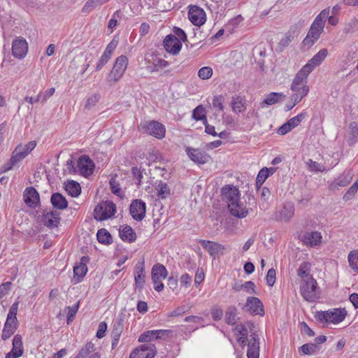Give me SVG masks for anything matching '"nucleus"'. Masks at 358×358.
<instances>
[{
    "label": "nucleus",
    "mask_w": 358,
    "mask_h": 358,
    "mask_svg": "<svg viewBox=\"0 0 358 358\" xmlns=\"http://www.w3.org/2000/svg\"><path fill=\"white\" fill-rule=\"evenodd\" d=\"M347 315L345 308H333L327 311H317L315 318L320 323L338 324L343 321Z\"/></svg>",
    "instance_id": "1"
},
{
    "label": "nucleus",
    "mask_w": 358,
    "mask_h": 358,
    "mask_svg": "<svg viewBox=\"0 0 358 358\" xmlns=\"http://www.w3.org/2000/svg\"><path fill=\"white\" fill-rule=\"evenodd\" d=\"M300 293L304 300L308 302H315L319 299V287L313 277H308L301 281Z\"/></svg>",
    "instance_id": "2"
},
{
    "label": "nucleus",
    "mask_w": 358,
    "mask_h": 358,
    "mask_svg": "<svg viewBox=\"0 0 358 358\" xmlns=\"http://www.w3.org/2000/svg\"><path fill=\"white\" fill-rule=\"evenodd\" d=\"M116 213V205L111 201L99 203L94 210V219L103 221L110 218Z\"/></svg>",
    "instance_id": "3"
},
{
    "label": "nucleus",
    "mask_w": 358,
    "mask_h": 358,
    "mask_svg": "<svg viewBox=\"0 0 358 358\" xmlns=\"http://www.w3.org/2000/svg\"><path fill=\"white\" fill-rule=\"evenodd\" d=\"M138 129L143 134H149L159 139L164 136L166 132L164 126L154 120L141 122Z\"/></svg>",
    "instance_id": "4"
},
{
    "label": "nucleus",
    "mask_w": 358,
    "mask_h": 358,
    "mask_svg": "<svg viewBox=\"0 0 358 358\" xmlns=\"http://www.w3.org/2000/svg\"><path fill=\"white\" fill-rule=\"evenodd\" d=\"M157 349L152 343H144L136 348L130 354L129 358H153Z\"/></svg>",
    "instance_id": "5"
},
{
    "label": "nucleus",
    "mask_w": 358,
    "mask_h": 358,
    "mask_svg": "<svg viewBox=\"0 0 358 358\" xmlns=\"http://www.w3.org/2000/svg\"><path fill=\"white\" fill-rule=\"evenodd\" d=\"M188 8V18L189 21L197 27L203 25L206 21V14L204 10L194 5H190Z\"/></svg>",
    "instance_id": "6"
},
{
    "label": "nucleus",
    "mask_w": 358,
    "mask_h": 358,
    "mask_svg": "<svg viewBox=\"0 0 358 358\" xmlns=\"http://www.w3.org/2000/svg\"><path fill=\"white\" fill-rule=\"evenodd\" d=\"M128 65V58L125 55L118 57L110 71V78L115 82L118 81L125 72Z\"/></svg>",
    "instance_id": "7"
},
{
    "label": "nucleus",
    "mask_w": 358,
    "mask_h": 358,
    "mask_svg": "<svg viewBox=\"0 0 358 358\" xmlns=\"http://www.w3.org/2000/svg\"><path fill=\"white\" fill-rule=\"evenodd\" d=\"M77 168L82 176L87 177L93 173L94 164L88 156L82 155L77 162Z\"/></svg>",
    "instance_id": "8"
},
{
    "label": "nucleus",
    "mask_w": 358,
    "mask_h": 358,
    "mask_svg": "<svg viewBox=\"0 0 358 358\" xmlns=\"http://www.w3.org/2000/svg\"><path fill=\"white\" fill-rule=\"evenodd\" d=\"M130 214L137 221L142 220L145 215L146 204L141 199L134 200L129 207Z\"/></svg>",
    "instance_id": "9"
},
{
    "label": "nucleus",
    "mask_w": 358,
    "mask_h": 358,
    "mask_svg": "<svg viewBox=\"0 0 358 358\" xmlns=\"http://www.w3.org/2000/svg\"><path fill=\"white\" fill-rule=\"evenodd\" d=\"M244 308L252 315H264V309L262 302L257 297L249 296L247 299Z\"/></svg>",
    "instance_id": "10"
},
{
    "label": "nucleus",
    "mask_w": 358,
    "mask_h": 358,
    "mask_svg": "<svg viewBox=\"0 0 358 358\" xmlns=\"http://www.w3.org/2000/svg\"><path fill=\"white\" fill-rule=\"evenodd\" d=\"M329 14V8H325L322 10L317 16L315 18L313 22L312 23L310 29L317 31V34H322L324 31V28L325 26L326 20Z\"/></svg>",
    "instance_id": "11"
},
{
    "label": "nucleus",
    "mask_w": 358,
    "mask_h": 358,
    "mask_svg": "<svg viewBox=\"0 0 358 358\" xmlns=\"http://www.w3.org/2000/svg\"><path fill=\"white\" fill-rule=\"evenodd\" d=\"M186 152L192 161L199 164L208 163L210 159V157L207 153L199 149L187 147Z\"/></svg>",
    "instance_id": "12"
},
{
    "label": "nucleus",
    "mask_w": 358,
    "mask_h": 358,
    "mask_svg": "<svg viewBox=\"0 0 358 358\" xmlns=\"http://www.w3.org/2000/svg\"><path fill=\"white\" fill-rule=\"evenodd\" d=\"M28 50V45L25 39L17 38L13 41L12 53L13 55L18 59L24 58Z\"/></svg>",
    "instance_id": "13"
},
{
    "label": "nucleus",
    "mask_w": 358,
    "mask_h": 358,
    "mask_svg": "<svg viewBox=\"0 0 358 358\" xmlns=\"http://www.w3.org/2000/svg\"><path fill=\"white\" fill-rule=\"evenodd\" d=\"M199 243L208 251L210 256L215 259L220 253H222L224 247L217 242L200 239Z\"/></svg>",
    "instance_id": "14"
},
{
    "label": "nucleus",
    "mask_w": 358,
    "mask_h": 358,
    "mask_svg": "<svg viewBox=\"0 0 358 358\" xmlns=\"http://www.w3.org/2000/svg\"><path fill=\"white\" fill-rule=\"evenodd\" d=\"M24 352L22 338L20 334H16L13 339L11 350L6 355V358H18Z\"/></svg>",
    "instance_id": "15"
},
{
    "label": "nucleus",
    "mask_w": 358,
    "mask_h": 358,
    "mask_svg": "<svg viewBox=\"0 0 358 358\" xmlns=\"http://www.w3.org/2000/svg\"><path fill=\"white\" fill-rule=\"evenodd\" d=\"M24 201L31 208H35L39 203V194L33 187H27L24 192Z\"/></svg>",
    "instance_id": "16"
},
{
    "label": "nucleus",
    "mask_w": 358,
    "mask_h": 358,
    "mask_svg": "<svg viewBox=\"0 0 358 358\" xmlns=\"http://www.w3.org/2000/svg\"><path fill=\"white\" fill-rule=\"evenodd\" d=\"M322 236L319 231H306L302 237L303 243L310 247L320 245L322 243Z\"/></svg>",
    "instance_id": "17"
},
{
    "label": "nucleus",
    "mask_w": 358,
    "mask_h": 358,
    "mask_svg": "<svg viewBox=\"0 0 358 358\" xmlns=\"http://www.w3.org/2000/svg\"><path fill=\"white\" fill-rule=\"evenodd\" d=\"M164 48L166 52L176 55L179 52V39L173 34L167 35L163 41Z\"/></svg>",
    "instance_id": "18"
},
{
    "label": "nucleus",
    "mask_w": 358,
    "mask_h": 358,
    "mask_svg": "<svg viewBox=\"0 0 358 358\" xmlns=\"http://www.w3.org/2000/svg\"><path fill=\"white\" fill-rule=\"evenodd\" d=\"M124 330V324L122 319H117L113 325V329L111 332L112 349H115L120 341V336Z\"/></svg>",
    "instance_id": "19"
},
{
    "label": "nucleus",
    "mask_w": 358,
    "mask_h": 358,
    "mask_svg": "<svg viewBox=\"0 0 358 358\" xmlns=\"http://www.w3.org/2000/svg\"><path fill=\"white\" fill-rule=\"evenodd\" d=\"M228 208L232 215L238 218H244L248 213V209L245 206L241 203L240 199L236 201V202L229 203Z\"/></svg>",
    "instance_id": "20"
},
{
    "label": "nucleus",
    "mask_w": 358,
    "mask_h": 358,
    "mask_svg": "<svg viewBox=\"0 0 358 358\" xmlns=\"http://www.w3.org/2000/svg\"><path fill=\"white\" fill-rule=\"evenodd\" d=\"M144 262H138L135 266L134 280L135 285L139 290L142 289L145 284Z\"/></svg>",
    "instance_id": "21"
},
{
    "label": "nucleus",
    "mask_w": 358,
    "mask_h": 358,
    "mask_svg": "<svg viewBox=\"0 0 358 358\" xmlns=\"http://www.w3.org/2000/svg\"><path fill=\"white\" fill-rule=\"evenodd\" d=\"M120 236L123 241L133 243L136 240V234L134 230L129 225H124L120 229Z\"/></svg>",
    "instance_id": "22"
},
{
    "label": "nucleus",
    "mask_w": 358,
    "mask_h": 358,
    "mask_svg": "<svg viewBox=\"0 0 358 358\" xmlns=\"http://www.w3.org/2000/svg\"><path fill=\"white\" fill-rule=\"evenodd\" d=\"M248 358H259V345L258 338L255 335L252 336L249 343H248Z\"/></svg>",
    "instance_id": "23"
},
{
    "label": "nucleus",
    "mask_w": 358,
    "mask_h": 358,
    "mask_svg": "<svg viewBox=\"0 0 358 358\" xmlns=\"http://www.w3.org/2000/svg\"><path fill=\"white\" fill-rule=\"evenodd\" d=\"M59 222V213L57 211H52L44 215V224L48 228L57 227Z\"/></svg>",
    "instance_id": "24"
},
{
    "label": "nucleus",
    "mask_w": 358,
    "mask_h": 358,
    "mask_svg": "<svg viewBox=\"0 0 358 358\" xmlns=\"http://www.w3.org/2000/svg\"><path fill=\"white\" fill-rule=\"evenodd\" d=\"M50 201L54 208L57 209L64 210L68 206L66 198L58 192L52 194Z\"/></svg>",
    "instance_id": "25"
},
{
    "label": "nucleus",
    "mask_w": 358,
    "mask_h": 358,
    "mask_svg": "<svg viewBox=\"0 0 358 358\" xmlns=\"http://www.w3.org/2000/svg\"><path fill=\"white\" fill-rule=\"evenodd\" d=\"M328 50L326 48L321 49L317 54H315L307 63L312 69L318 66L327 57Z\"/></svg>",
    "instance_id": "26"
},
{
    "label": "nucleus",
    "mask_w": 358,
    "mask_h": 358,
    "mask_svg": "<svg viewBox=\"0 0 358 358\" xmlns=\"http://www.w3.org/2000/svg\"><path fill=\"white\" fill-rule=\"evenodd\" d=\"M222 193L227 197L228 203L236 202V201L240 199L239 190L236 187H224L222 189Z\"/></svg>",
    "instance_id": "27"
},
{
    "label": "nucleus",
    "mask_w": 358,
    "mask_h": 358,
    "mask_svg": "<svg viewBox=\"0 0 358 358\" xmlns=\"http://www.w3.org/2000/svg\"><path fill=\"white\" fill-rule=\"evenodd\" d=\"M167 275V271L162 264H155L152 268V280L165 279Z\"/></svg>",
    "instance_id": "28"
},
{
    "label": "nucleus",
    "mask_w": 358,
    "mask_h": 358,
    "mask_svg": "<svg viewBox=\"0 0 358 358\" xmlns=\"http://www.w3.org/2000/svg\"><path fill=\"white\" fill-rule=\"evenodd\" d=\"M231 107L233 112L240 113L245 111L246 109L245 99L241 96H236L232 97Z\"/></svg>",
    "instance_id": "29"
},
{
    "label": "nucleus",
    "mask_w": 358,
    "mask_h": 358,
    "mask_svg": "<svg viewBox=\"0 0 358 358\" xmlns=\"http://www.w3.org/2000/svg\"><path fill=\"white\" fill-rule=\"evenodd\" d=\"M291 90L294 92L291 96V101L299 103L303 97L307 96L309 87L308 85L299 86L297 89Z\"/></svg>",
    "instance_id": "30"
},
{
    "label": "nucleus",
    "mask_w": 358,
    "mask_h": 358,
    "mask_svg": "<svg viewBox=\"0 0 358 358\" xmlns=\"http://www.w3.org/2000/svg\"><path fill=\"white\" fill-rule=\"evenodd\" d=\"M234 332L235 334L239 336V337L237 338V341L241 345H245L248 341V331L247 328L242 324H237L234 329Z\"/></svg>",
    "instance_id": "31"
},
{
    "label": "nucleus",
    "mask_w": 358,
    "mask_h": 358,
    "mask_svg": "<svg viewBox=\"0 0 358 358\" xmlns=\"http://www.w3.org/2000/svg\"><path fill=\"white\" fill-rule=\"evenodd\" d=\"M320 34H317V31H314L309 29L306 38L303 41V46L308 49L311 48L320 38Z\"/></svg>",
    "instance_id": "32"
},
{
    "label": "nucleus",
    "mask_w": 358,
    "mask_h": 358,
    "mask_svg": "<svg viewBox=\"0 0 358 358\" xmlns=\"http://www.w3.org/2000/svg\"><path fill=\"white\" fill-rule=\"evenodd\" d=\"M294 207L292 203H286L280 213L281 220L288 222L294 215Z\"/></svg>",
    "instance_id": "33"
},
{
    "label": "nucleus",
    "mask_w": 358,
    "mask_h": 358,
    "mask_svg": "<svg viewBox=\"0 0 358 358\" xmlns=\"http://www.w3.org/2000/svg\"><path fill=\"white\" fill-rule=\"evenodd\" d=\"M285 97L286 96L283 93L271 92L266 96L263 103L268 106H271L282 101Z\"/></svg>",
    "instance_id": "34"
},
{
    "label": "nucleus",
    "mask_w": 358,
    "mask_h": 358,
    "mask_svg": "<svg viewBox=\"0 0 358 358\" xmlns=\"http://www.w3.org/2000/svg\"><path fill=\"white\" fill-rule=\"evenodd\" d=\"M65 189L73 197L78 196L81 192V187L78 182L71 180L67 182Z\"/></svg>",
    "instance_id": "35"
},
{
    "label": "nucleus",
    "mask_w": 358,
    "mask_h": 358,
    "mask_svg": "<svg viewBox=\"0 0 358 358\" xmlns=\"http://www.w3.org/2000/svg\"><path fill=\"white\" fill-rule=\"evenodd\" d=\"M352 173L350 171L344 172L335 181L334 185L335 187H345L351 181L352 178Z\"/></svg>",
    "instance_id": "36"
},
{
    "label": "nucleus",
    "mask_w": 358,
    "mask_h": 358,
    "mask_svg": "<svg viewBox=\"0 0 358 358\" xmlns=\"http://www.w3.org/2000/svg\"><path fill=\"white\" fill-rule=\"evenodd\" d=\"M95 345L94 344L90 341L86 343L85 346H83L78 353V355L74 358H86L91 355L90 353L94 352Z\"/></svg>",
    "instance_id": "37"
},
{
    "label": "nucleus",
    "mask_w": 358,
    "mask_h": 358,
    "mask_svg": "<svg viewBox=\"0 0 358 358\" xmlns=\"http://www.w3.org/2000/svg\"><path fill=\"white\" fill-rule=\"evenodd\" d=\"M20 148H15L13 152L11 157L9 160V162L7 164V167L6 168V171L10 170L13 166L17 164L19 162L22 160L24 158V155H21L20 152Z\"/></svg>",
    "instance_id": "38"
},
{
    "label": "nucleus",
    "mask_w": 358,
    "mask_h": 358,
    "mask_svg": "<svg viewBox=\"0 0 358 358\" xmlns=\"http://www.w3.org/2000/svg\"><path fill=\"white\" fill-rule=\"evenodd\" d=\"M157 330H149L141 334L138 337V342L144 343H151L150 341L157 340Z\"/></svg>",
    "instance_id": "39"
},
{
    "label": "nucleus",
    "mask_w": 358,
    "mask_h": 358,
    "mask_svg": "<svg viewBox=\"0 0 358 358\" xmlns=\"http://www.w3.org/2000/svg\"><path fill=\"white\" fill-rule=\"evenodd\" d=\"M157 194L161 199H166L171 195V190L166 182L160 181L156 186Z\"/></svg>",
    "instance_id": "40"
},
{
    "label": "nucleus",
    "mask_w": 358,
    "mask_h": 358,
    "mask_svg": "<svg viewBox=\"0 0 358 358\" xmlns=\"http://www.w3.org/2000/svg\"><path fill=\"white\" fill-rule=\"evenodd\" d=\"M97 241L100 243L110 244L113 241L110 234L106 229H101L96 234Z\"/></svg>",
    "instance_id": "41"
},
{
    "label": "nucleus",
    "mask_w": 358,
    "mask_h": 358,
    "mask_svg": "<svg viewBox=\"0 0 358 358\" xmlns=\"http://www.w3.org/2000/svg\"><path fill=\"white\" fill-rule=\"evenodd\" d=\"M320 350V346L313 343H306L299 348L304 355H311L316 354Z\"/></svg>",
    "instance_id": "42"
},
{
    "label": "nucleus",
    "mask_w": 358,
    "mask_h": 358,
    "mask_svg": "<svg viewBox=\"0 0 358 358\" xmlns=\"http://www.w3.org/2000/svg\"><path fill=\"white\" fill-rule=\"evenodd\" d=\"M237 308L234 306H230L227 308L225 313V320L228 324L233 325L236 322Z\"/></svg>",
    "instance_id": "43"
},
{
    "label": "nucleus",
    "mask_w": 358,
    "mask_h": 358,
    "mask_svg": "<svg viewBox=\"0 0 358 358\" xmlns=\"http://www.w3.org/2000/svg\"><path fill=\"white\" fill-rule=\"evenodd\" d=\"M192 117L196 120H201L203 122L207 121L205 108L199 105L193 110Z\"/></svg>",
    "instance_id": "44"
},
{
    "label": "nucleus",
    "mask_w": 358,
    "mask_h": 358,
    "mask_svg": "<svg viewBox=\"0 0 358 358\" xmlns=\"http://www.w3.org/2000/svg\"><path fill=\"white\" fill-rule=\"evenodd\" d=\"M109 0H88L83 8V13H90L97 6H101L106 3Z\"/></svg>",
    "instance_id": "45"
},
{
    "label": "nucleus",
    "mask_w": 358,
    "mask_h": 358,
    "mask_svg": "<svg viewBox=\"0 0 358 358\" xmlns=\"http://www.w3.org/2000/svg\"><path fill=\"white\" fill-rule=\"evenodd\" d=\"M157 337H158V339L164 340L176 337L178 335L177 330L173 329H159L157 330Z\"/></svg>",
    "instance_id": "46"
},
{
    "label": "nucleus",
    "mask_w": 358,
    "mask_h": 358,
    "mask_svg": "<svg viewBox=\"0 0 358 358\" xmlns=\"http://www.w3.org/2000/svg\"><path fill=\"white\" fill-rule=\"evenodd\" d=\"M87 271V265H85L83 263H79L78 265L75 266L73 268L74 278L76 277L78 282H79L86 275Z\"/></svg>",
    "instance_id": "47"
},
{
    "label": "nucleus",
    "mask_w": 358,
    "mask_h": 358,
    "mask_svg": "<svg viewBox=\"0 0 358 358\" xmlns=\"http://www.w3.org/2000/svg\"><path fill=\"white\" fill-rule=\"evenodd\" d=\"M349 265L355 272L358 273V250L351 251L348 257Z\"/></svg>",
    "instance_id": "48"
},
{
    "label": "nucleus",
    "mask_w": 358,
    "mask_h": 358,
    "mask_svg": "<svg viewBox=\"0 0 358 358\" xmlns=\"http://www.w3.org/2000/svg\"><path fill=\"white\" fill-rule=\"evenodd\" d=\"M310 267V264L308 262H303L299 266L297 270V275L302 279H308V277H313V275H310L308 272V270Z\"/></svg>",
    "instance_id": "49"
},
{
    "label": "nucleus",
    "mask_w": 358,
    "mask_h": 358,
    "mask_svg": "<svg viewBox=\"0 0 358 358\" xmlns=\"http://www.w3.org/2000/svg\"><path fill=\"white\" fill-rule=\"evenodd\" d=\"M17 329V327L15 325H7L4 324V327L2 331L1 338L3 341L8 340L12 335L14 334Z\"/></svg>",
    "instance_id": "50"
},
{
    "label": "nucleus",
    "mask_w": 358,
    "mask_h": 358,
    "mask_svg": "<svg viewBox=\"0 0 358 358\" xmlns=\"http://www.w3.org/2000/svg\"><path fill=\"white\" fill-rule=\"evenodd\" d=\"M100 97L101 96L99 93H94L89 96L86 100L85 108L88 110L91 109L99 101Z\"/></svg>",
    "instance_id": "51"
},
{
    "label": "nucleus",
    "mask_w": 358,
    "mask_h": 358,
    "mask_svg": "<svg viewBox=\"0 0 358 358\" xmlns=\"http://www.w3.org/2000/svg\"><path fill=\"white\" fill-rule=\"evenodd\" d=\"M306 116V113H301L300 114L297 115L296 116L289 119L287 122L289 124L290 127L293 129L294 128L296 127L301 121L304 119Z\"/></svg>",
    "instance_id": "52"
},
{
    "label": "nucleus",
    "mask_w": 358,
    "mask_h": 358,
    "mask_svg": "<svg viewBox=\"0 0 358 358\" xmlns=\"http://www.w3.org/2000/svg\"><path fill=\"white\" fill-rule=\"evenodd\" d=\"M213 75V69L210 66L201 68L198 71L199 77L202 80L210 78Z\"/></svg>",
    "instance_id": "53"
},
{
    "label": "nucleus",
    "mask_w": 358,
    "mask_h": 358,
    "mask_svg": "<svg viewBox=\"0 0 358 358\" xmlns=\"http://www.w3.org/2000/svg\"><path fill=\"white\" fill-rule=\"evenodd\" d=\"M313 69L308 64L304 65L301 70L296 73L297 76H299L304 82H306L308 76L312 72Z\"/></svg>",
    "instance_id": "54"
},
{
    "label": "nucleus",
    "mask_w": 358,
    "mask_h": 358,
    "mask_svg": "<svg viewBox=\"0 0 358 358\" xmlns=\"http://www.w3.org/2000/svg\"><path fill=\"white\" fill-rule=\"evenodd\" d=\"M313 69L308 64L304 65L301 70L296 73L297 76H299L304 82H306L308 76L312 72Z\"/></svg>",
    "instance_id": "55"
},
{
    "label": "nucleus",
    "mask_w": 358,
    "mask_h": 358,
    "mask_svg": "<svg viewBox=\"0 0 358 358\" xmlns=\"http://www.w3.org/2000/svg\"><path fill=\"white\" fill-rule=\"evenodd\" d=\"M201 318L197 316H187L185 318V322H190L192 323L189 326V331L192 332L195 331L197 329V326L196 325V323L199 322L200 321Z\"/></svg>",
    "instance_id": "56"
},
{
    "label": "nucleus",
    "mask_w": 358,
    "mask_h": 358,
    "mask_svg": "<svg viewBox=\"0 0 358 358\" xmlns=\"http://www.w3.org/2000/svg\"><path fill=\"white\" fill-rule=\"evenodd\" d=\"M210 314L215 321H219L223 317V310L220 306H215L210 309Z\"/></svg>",
    "instance_id": "57"
},
{
    "label": "nucleus",
    "mask_w": 358,
    "mask_h": 358,
    "mask_svg": "<svg viewBox=\"0 0 358 358\" xmlns=\"http://www.w3.org/2000/svg\"><path fill=\"white\" fill-rule=\"evenodd\" d=\"M358 30V20L355 17L352 18L345 28L346 33H353Z\"/></svg>",
    "instance_id": "58"
},
{
    "label": "nucleus",
    "mask_w": 358,
    "mask_h": 358,
    "mask_svg": "<svg viewBox=\"0 0 358 358\" xmlns=\"http://www.w3.org/2000/svg\"><path fill=\"white\" fill-rule=\"evenodd\" d=\"M275 270L274 268H270L266 274V283L269 287L273 286L275 282Z\"/></svg>",
    "instance_id": "59"
},
{
    "label": "nucleus",
    "mask_w": 358,
    "mask_h": 358,
    "mask_svg": "<svg viewBox=\"0 0 358 358\" xmlns=\"http://www.w3.org/2000/svg\"><path fill=\"white\" fill-rule=\"evenodd\" d=\"M224 97L222 95L215 96L213 99V106L214 108H218L219 111L224 110Z\"/></svg>",
    "instance_id": "60"
},
{
    "label": "nucleus",
    "mask_w": 358,
    "mask_h": 358,
    "mask_svg": "<svg viewBox=\"0 0 358 358\" xmlns=\"http://www.w3.org/2000/svg\"><path fill=\"white\" fill-rule=\"evenodd\" d=\"M79 308V303H76L73 306H68L67 309L69 310L68 315H67V323L69 324L73 320L74 316L76 315Z\"/></svg>",
    "instance_id": "61"
},
{
    "label": "nucleus",
    "mask_w": 358,
    "mask_h": 358,
    "mask_svg": "<svg viewBox=\"0 0 358 358\" xmlns=\"http://www.w3.org/2000/svg\"><path fill=\"white\" fill-rule=\"evenodd\" d=\"M306 164L311 171H322L324 170L322 165L310 159L306 162Z\"/></svg>",
    "instance_id": "62"
},
{
    "label": "nucleus",
    "mask_w": 358,
    "mask_h": 358,
    "mask_svg": "<svg viewBox=\"0 0 358 358\" xmlns=\"http://www.w3.org/2000/svg\"><path fill=\"white\" fill-rule=\"evenodd\" d=\"M110 57H111L107 55L106 53H103L97 62L96 71H100L107 64Z\"/></svg>",
    "instance_id": "63"
},
{
    "label": "nucleus",
    "mask_w": 358,
    "mask_h": 358,
    "mask_svg": "<svg viewBox=\"0 0 358 358\" xmlns=\"http://www.w3.org/2000/svg\"><path fill=\"white\" fill-rule=\"evenodd\" d=\"M110 186L111 192L114 194H115L117 196H120V195L121 188L120 187L119 182L117 180H115L113 178L110 179Z\"/></svg>",
    "instance_id": "64"
}]
</instances>
